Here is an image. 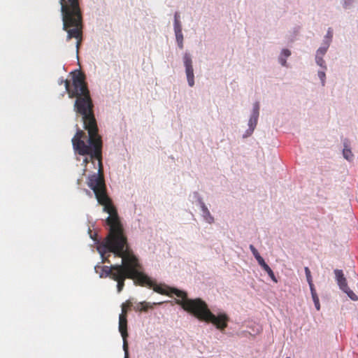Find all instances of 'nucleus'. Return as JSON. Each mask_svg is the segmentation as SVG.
<instances>
[{
	"mask_svg": "<svg viewBox=\"0 0 358 358\" xmlns=\"http://www.w3.org/2000/svg\"><path fill=\"white\" fill-rule=\"evenodd\" d=\"M62 83H64L69 97L76 98L74 110L82 116L84 128L89 135L86 143L84 141L86 138L85 133L81 129H78L71 141L73 150L79 155H90L91 159H96L98 161V173L90 176L87 180V185L93 190L97 198L106 193L102 164V140L98 134V127L93 111L94 105L85 82V76L81 72L75 74L73 77L72 87L68 80H62L61 84Z\"/></svg>",
	"mask_w": 358,
	"mask_h": 358,
	"instance_id": "f257e3e1",
	"label": "nucleus"
},
{
	"mask_svg": "<svg viewBox=\"0 0 358 358\" xmlns=\"http://www.w3.org/2000/svg\"><path fill=\"white\" fill-rule=\"evenodd\" d=\"M103 250L102 252H99L103 257L106 253L113 252L115 256L122 258L121 264L104 266L103 268L106 277L117 282V292L122 291L127 278L134 280L136 285L152 287V280L141 271L142 266L138 258L129 249L128 245L113 246Z\"/></svg>",
	"mask_w": 358,
	"mask_h": 358,
	"instance_id": "f03ea898",
	"label": "nucleus"
},
{
	"mask_svg": "<svg viewBox=\"0 0 358 358\" xmlns=\"http://www.w3.org/2000/svg\"><path fill=\"white\" fill-rule=\"evenodd\" d=\"M152 285L151 287H153L155 292L161 294L166 295L173 294L178 298H181V300L176 299V303L180 305L185 310L192 313L199 320L204 321L206 322H210L220 331H224L227 327L229 318L227 314L219 313L217 316L215 315L209 310L206 303L201 299H187V293L183 291L179 290L176 288H169V292H168L166 289L157 285H155L152 282Z\"/></svg>",
	"mask_w": 358,
	"mask_h": 358,
	"instance_id": "7ed1b4c3",
	"label": "nucleus"
},
{
	"mask_svg": "<svg viewBox=\"0 0 358 358\" xmlns=\"http://www.w3.org/2000/svg\"><path fill=\"white\" fill-rule=\"evenodd\" d=\"M99 204L103 206V211L108 213L106 222L109 226V232L106 238L98 246L97 250L102 252L106 248L127 245V238L124 233L117 210L107 193L96 198Z\"/></svg>",
	"mask_w": 358,
	"mask_h": 358,
	"instance_id": "20e7f679",
	"label": "nucleus"
},
{
	"mask_svg": "<svg viewBox=\"0 0 358 358\" xmlns=\"http://www.w3.org/2000/svg\"><path fill=\"white\" fill-rule=\"evenodd\" d=\"M62 14L63 29L67 31V41L78 39V49L82 38L83 16L78 0H59Z\"/></svg>",
	"mask_w": 358,
	"mask_h": 358,
	"instance_id": "39448f33",
	"label": "nucleus"
},
{
	"mask_svg": "<svg viewBox=\"0 0 358 358\" xmlns=\"http://www.w3.org/2000/svg\"><path fill=\"white\" fill-rule=\"evenodd\" d=\"M183 60L188 84L190 87H192L194 85V76L192 67V62L189 55L186 53L184 55Z\"/></svg>",
	"mask_w": 358,
	"mask_h": 358,
	"instance_id": "423d86ee",
	"label": "nucleus"
},
{
	"mask_svg": "<svg viewBox=\"0 0 358 358\" xmlns=\"http://www.w3.org/2000/svg\"><path fill=\"white\" fill-rule=\"evenodd\" d=\"M334 273L336 275V278L340 289H342L343 291L347 289L348 286L347 285V281L345 278L344 277L343 271L339 269H336L334 271Z\"/></svg>",
	"mask_w": 358,
	"mask_h": 358,
	"instance_id": "0eeeda50",
	"label": "nucleus"
},
{
	"mask_svg": "<svg viewBox=\"0 0 358 358\" xmlns=\"http://www.w3.org/2000/svg\"><path fill=\"white\" fill-rule=\"evenodd\" d=\"M119 331L122 337H128L127 333V319L124 315H120L119 317Z\"/></svg>",
	"mask_w": 358,
	"mask_h": 358,
	"instance_id": "6e6552de",
	"label": "nucleus"
},
{
	"mask_svg": "<svg viewBox=\"0 0 358 358\" xmlns=\"http://www.w3.org/2000/svg\"><path fill=\"white\" fill-rule=\"evenodd\" d=\"M258 115H257V113L255 114H252L250 120H249V122H248V125H249V130L248 131V134H251L257 124V120H258Z\"/></svg>",
	"mask_w": 358,
	"mask_h": 358,
	"instance_id": "1a4fd4ad",
	"label": "nucleus"
},
{
	"mask_svg": "<svg viewBox=\"0 0 358 358\" xmlns=\"http://www.w3.org/2000/svg\"><path fill=\"white\" fill-rule=\"evenodd\" d=\"M157 304H161V303H153L152 304H150V303L143 301L141 302L138 306H141L140 311H144L146 312L149 308H152L154 305Z\"/></svg>",
	"mask_w": 358,
	"mask_h": 358,
	"instance_id": "9d476101",
	"label": "nucleus"
},
{
	"mask_svg": "<svg viewBox=\"0 0 358 358\" xmlns=\"http://www.w3.org/2000/svg\"><path fill=\"white\" fill-rule=\"evenodd\" d=\"M175 34H176V41L178 42V46L180 48L182 49L183 48V43H182L183 36H182V31H178V32L175 33Z\"/></svg>",
	"mask_w": 358,
	"mask_h": 358,
	"instance_id": "9b49d317",
	"label": "nucleus"
},
{
	"mask_svg": "<svg viewBox=\"0 0 358 358\" xmlns=\"http://www.w3.org/2000/svg\"><path fill=\"white\" fill-rule=\"evenodd\" d=\"M83 156H85V158L83 159V162H82V165L84 166V171H86V166L90 162H94V160L95 159H91V156L90 155H84Z\"/></svg>",
	"mask_w": 358,
	"mask_h": 358,
	"instance_id": "f8f14e48",
	"label": "nucleus"
},
{
	"mask_svg": "<svg viewBox=\"0 0 358 358\" xmlns=\"http://www.w3.org/2000/svg\"><path fill=\"white\" fill-rule=\"evenodd\" d=\"M343 154L344 157L348 160H351L352 159L353 155L350 150V149H348L347 146H345Z\"/></svg>",
	"mask_w": 358,
	"mask_h": 358,
	"instance_id": "ddd939ff",
	"label": "nucleus"
},
{
	"mask_svg": "<svg viewBox=\"0 0 358 358\" xmlns=\"http://www.w3.org/2000/svg\"><path fill=\"white\" fill-rule=\"evenodd\" d=\"M343 292L353 301H357L358 296L349 288L344 289Z\"/></svg>",
	"mask_w": 358,
	"mask_h": 358,
	"instance_id": "4468645a",
	"label": "nucleus"
},
{
	"mask_svg": "<svg viewBox=\"0 0 358 358\" xmlns=\"http://www.w3.org/2000/svg\"><path fill=\"white\" fill-rule=\"evenodd\" d=\"M203 216L205 220L209 224H211L214 222V217L210 215V213L208 210L203 213Z\"/></svg>",
	"mask_w": 358,
	"mask_h": 358,
	"instance_id": "2eb2a0df",
	"label": "nucleus"
},
{
	"mask_svg": "<svg viewBox=\"0 0 358 358\" xmlns=\"http://www.w3.org/2000/svg\"><path fill=\"white\" fill-rule=\"evenodd\" d=\"M123 338V349L125 353L124 358H129V354H128V343L127 338V337H122Z\"/></svg>",
	"mask_w": 358,
	"mask_h": 358,
	"instance_id": "dca6fc26",
	"label": "nucleus"
},
{
	"mask_svg": "<svg viewBox=\"0 0 358 358\" xmlns=\"http://www.w3.org/2000/svg\"><path fill=\"white\" fill-rule=\"evenodd\" d=\"M315 60H316V63L317 64V65L326 69V66H324L325 62H324V59H322V57L316 55Z\"/></svg>",
	"mask_w": 358,
	"mask_h": 358,
	"instance_id": "f3484780",
	"label": "nucleus"
},
{
	"mask_svg": "<svg viewBox=\"0 0 358 358\" xmlns=\"http://www.w3.org/2000/svg\"><path fill=\"white\" fill-rule=\"evenodd\" d=\"M304 270H305V273H306V279H307L308 282V283L313 282L312 276H311V273H310V269L308 268V267H305Z\"/></svg>",
	"mask_w": 358,
	"mask_h": 358,
	"instance_id": "a211bd4d",
	"label": "nucleus"
},
{
	"mask_svg": "<svg viewBox=\"0 0 358 358\" xmlns=\"http://www.w3.org/2000/svg\"><path fill=\"white\" fill-rule=\"evenodd\" d=\"M315 306L317 310H320V304L317 294L312 296Z\"/></svg>",
	"mask_w": 358,
	"mask_h": 358,
	"instance_id": "6ab92c4d",
	"label": "nucleus"
},
{
	"mask_svg": "<svg viewBox=\"0 0 358 358\" xmlns=\"http://www.w3.org/2000/svg\"><path fill=\"white\" fill-rule=\"evenodd\" d=\"M127 303H128L127 306L125 303H123L122 305V313L120 314V315L124 314L125 317H127V307H129L131 306V303L127 302Z\"/></svg>",
	"mask_w": 358,
	"mask_h": 358,
	"instance_id": "aec40b11",
	"label": "nucleus"
},
{
	"mask_svg": "<svg viewBox=\"0 0 358 358\" xmlns=\"http://www.w3.org/2000/svg\"><path fill=\"white\" fill-rule=\"evenodd\" d=\"M327 50V48H320L317 51L316 55L323 57L325 55Z\"/></svg>",
	"mask_w": 358,
	"mask_h": 358,
	"instance_id": "412c9836",
	"label": "nucleus"
},
{
	"mask_svg": "<svg viewBox=\"0 0 358 358\" xmlns=\"http://www.w3.org/2000/svg\"><path fill=\"white\" fill-rule=\"evenodd\" d=\"M174 31H175V33H177L178 31H182V26H181L180 21L174 22Z\"/></svg>",
	"mask_w": 358,
	"mask_h": 358,
	"instance_id": "4be33fe9",
	"label": "nucleus"
},
{
	"mask_svg": "<svg viewBox=\"0 0 358 358\" xmlns=\"http://www.w3.org/2000/svg\"><path fill=\"white\" fill-rule=\"evenodd\" d=\"M250 249L252 253L253 254V255L255 256V259H257L258 255H260L259 253L258 252L257 250L252 245H250Z\"/></svg>",
	"mask_w": 358,
	"mask_h": 358,
	"instance_id": "5701e85b",
	"label": "nucleus"
},
{
	"mask_svg": "<svg viewBox=\"0 0 358 358\" xmlns=\"http://www.w3.org/2000/svg\"><path fill=\"white\" fill-rule=\"evenodd\" d=\"M318 76L322 81V85H324V80L326 77L325 73L324 71H319Z\"/></svg>",
	"mask_w": 358,
	"mask_h": 358,
	"instance_id": "b1692460",
	"label": "nucleus"
},
{
	"mask_svg": "<svg viewBox=\"0 0 358 358\" xmlns=\"http://www.w3.org/2000/svg\"><path fill=\"white\" fill-rule=\"evenodd\" d=\"M261 266L262 267V268L267 273H271L272 270L271 268L268 266V265L265 262L262 265H261Z\"/></svg>",
	"mask_w": 358,
	"mask_h": 358,
	"instance_id": "393cba45",
	"label": "nucleus"
},
{
	"mask_svg": "<svg viewBox=\"0 0 358 358\" xmlns=\"http://www.w3.org/2000/svg\"><path fill=\"white\" fill-rule=\"evenodd\" d=\"M261 266L262 267V268L267 273H271L272 270L271 268L268 266V265L265 262L262 265H261Z\"/></svg>",
	"mask_w": 358,
	"mask_h": 358,
	"instance_id": "a878e982",
	"label": "nucleus"
},
{
	"mask_svg": "<svg viewBox=\"0 0 358 358\" xmlns=\"http://www.w3.org/2000/svg\"><path fill=\"white\" fill-rule=\"evenodd\" d=\"M261 266L262 267V268L267 273H271L272 270L271 268L268 266V265L265 262L262 265H261Z\"/></svg>",
	"mask_w": 358,
	"mask_h": 358,
	"instance_id": "bb28decb",
	"label": "nucleus"
},
{
	"mask_svg": "<svg viewBox=\"0 0 358 358\" xmlns=\"http://www.w3.org/2000/svg\"><path fill=\"white\" fill-rule=\"evenodd\" d=\"M261 266L262 267V268L267 273H271L272 270L271 268L268 266V265L265 262L262 265H261Z\"/></svg>",
	"mask_w": 358,
	"mask_h": 358,
	"instance_id": "cd10ccee",
	"label": "nucleus"
},
{
	"mask_svg": "<svg viewBox=\"0 0 358 358\" xmlns=\"http://www.w3.org/2000/svg\"><path fill=\"white\" fill-rule=\"evenodd\" d=\"M261 266L262 267V268L267 273H271L272 270L271 268L268 266V265L265 262L262 265H261Z\"/></svg>",
	"mask_w": 358,
	"mask_h": 358,
	"instance_id": "c85d7f7f",
	"label": "nucleus"
},
{
	"mask_svg": "<svg viewBox=\"0 0 358 358\" xmlns=\"http://www.w3.org/2000/svg\"><path fill=\"white\" fill-rule=\"evenodd\" d=\"M261 266L262 267V268L267 273H271L272 270L271 268L268 266V265L265 262L262 265H261Z\"/></svg>",
	"mask_w": 358,
	"mask_h": 358,
	"instance_id": "c756f323",
	"label": "nucleus"
},
{
	"mask_svg": "<svg viewBox=\"0 0 358 358\" xmlns=\"http://www.w3.org/2000/svg\"><path fill=\"white\" fill-rule=\"evenodd\" d=\"M259 105L258 103H256L254 105L253 110L252 114H255L257 113V115L259 116Z\"/></svg>",
	"mask_w": 358,
	"mask_h": 358,
	"instance_id": "7c9ffc66",
	"label": "nucleus"
},
{
	"mask_svg": "<svg viewBox=\"0 0 358 358\" xmlns=\"http://www.w3.org/2000/svg\"><path fill=\"white\" fill-rule=\"evenodd\" d=\"M309 286H310V292H311V295L312 296H315V295H317V293H316V290L315 289V287H314V285L313 282H310V283H308Z\"/></svg>",
	"mask_w": 358,
	"mask_h": 358,
	"instance_id": "2f4dec72",
	"label": "nucleus"
},
{
	"mask_svg": "<svg viewBox=\"0 0 358 358\" xmlns=\"http://www.w3.org/2000/svg\"><path fill=\"white\" fill-rule=\"evenodd\" d=\"M268 275H269V277L271 278V280L274 282H278V280L277 278H275V275H274V273L273 271H272L271 273H268Z\"/></svg>",
	"mask_w": 358,
	"mask_h": 358,
	"instance_id": "473e14b6",
	"label": "nucleus"
},
{
	"mask_svg": "<svg viewBox=\"0 0 358 358\" xmlns=\"http://www.w3.org/2000/svg\"><path fill=\"white\" fill-rule=\"evenodd\" d=\"M282 55L285 57H287L291 55V52L287 49H284L282 51Z\"/></svg>",
	"mask_w": 358,
	"mask_h": 358,
	"instance_id": "72a5a7b5",
	"label": "nucleus"
},
{
	"mask_svg": "<svg viewBox=\"0 0 358 358\" xmlns=\"http://www.w3.org/2000/svg\"><path fill=\"white\" fill-rule=\"evenodd\" d=\"M256 259L260 266L265 263L264 259L261 257V255H258L257 259Z\"/></svg>",
	"mask_w": 358,
	"mask_h": 358,
	"instance_id": "f704fd0d",
	"label": "nucleus"
},
{
	"mask_svg": "<svg viewBox=\"0 0 358 358\" xmlns=\"http://www.w3.org/2000/svg\"><path fill=\"white\" fill-rule=\"evenodd\" d=\"M201 210H202L203 213H204L205 212H206L208 210V208L206 207V206L205 205V203L203 202L201 203Z\"/></svg>",
	"mask_w": 358,
	"mask_h": 358,
	"instance_id": "c9c22d12",
	"label": "nucleus"
},
{
	"mask_svg": "<svg viewBox=\"0 0 358 358\" xmlns=\"http://www.w3.org/2000/svg\"><path fill=\"white\" fill-rule=\"evenodd\" d=\"M180 21V15L178 13H176L174 15V22Z\"/></svg>",
	"mask_w": 358,
	"mask_h": 358,
	"instance_id": "e433bc0d",
	"label": "nucleus"
},
{
	"mask_svg": "<svg viewBox=\"0 0 358 358\" xmlns=\"http://www.w3.org/2000/svg\"><path fill=\"white\" fill-rule=\"evenodd\" d=\"M280 62L282 66L286 65V60L283 58H280Z\"/></svg>",
	"mask_w": 358,
	"mask_h": 358,
	"instance_id": "4c0bfd02",
	"label": "nucleus"
},
{
	"mask_svg": "<svg viewBox=\"0 0 358 358\" xmlns=\"http://www.w3.org/2000/svg\"><path fill=\"white\" fill-rule=\"evenodd\" d=\"M287 358H289V357H287Z\"/></svg>",
	"mask_w": 358,
	"mask_h": 358,
	"instance_id": "58836bf2",
	"label": "nucleus"
}]
</instances>
